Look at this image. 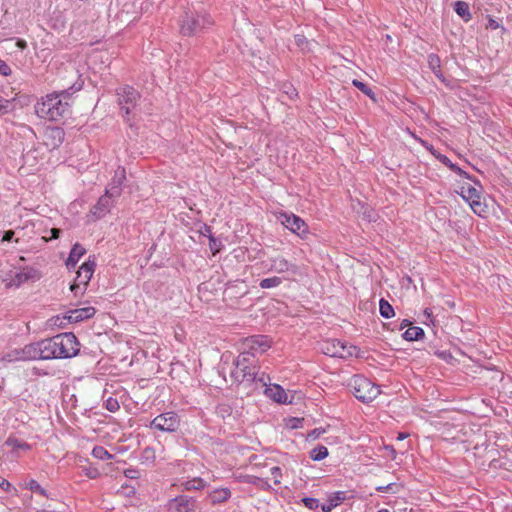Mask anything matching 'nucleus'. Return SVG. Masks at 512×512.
<instances>
[{"label":"nucleus","instance_id":"2f4dec72","mask_svg":"<svg viewBox=\"0 0 512 512\" xmlns=\"http://www.w3.org/2000/svg\"><path fill=\"white\" fill-rule=\"evenodd\" d=\"M22 230L23 229H20L18 231H16V230L5 231L2 236L1 242H11L12 240H14L15 243H20L21 238L19 237V234H20V232H22Z\"/></svg>","mask_w":512,"mask_h":512},{"label":"nucleus","instance_id":"393cba45","mask_svg":"<svg viewBox=\"0 0 512 512\" xmlns=\"http://www.w3.org/2000/svg\"><path fill=\"white\" fill-rule=\"evenodd\" d=\"M403 337L407 341H417L424 337V330L417 326L409 327L404 332Z\"/></svg>","mask_w":512,"mask_h":512},{"label":"nucleus","instance_id":"774afa93","mask_svg":"<svg viewBox=\"0 0 512 512\" xmlns=\"http://www.w3.org/2000/svg\"><path fill=\"white\" fill-rule=\"evenodd\" d=\"M378 512H389V510L388 509H380V510H378Z\"/></svg>","mask_w":512,"mask_h":512},{"label":"nucleus","instance_id":"de8ad7c7","mask_svg":"<svg viewBox=\"0 0 512 512\" xmlns=\"http://www.w3.org/2000/svg\"><path fill=\"white\" fill-rule=\"evenodd\" d=\"M11 72V68L3 60L0 59V75L8 76L11 74Z\"/></svg>","mask_w":512,"mask_h":512},{"label":"nucleus","instance_id":"052dcab7","mask_svg":"<svg viewBox=\"0 0 512 512\" xmlns=\"http://www.w3.org/2000/svg\"><path fill=\"white\" fill-rule=\"evenodd\" d=\"M408 435L404 433H399L397 439L398 440H404Z\"/></svg>","mask_w":512,"mask_h":512},{"label":"nucleus","instance_id":"ddd939ff","mask_svg":"<svg viewBox=\"0 0 512 512\" xmlns=\"http://www.w3.org/2000/svg\"><path fill=\"white\" fill-rule=\"evenodd\" d=\"M65 132L60 127H49L44 131L43 141L47 148L54 150L64 141Z\"/></svg>","mask_w":512,"mask_h":512},{"label":"nucleus","instance_id":"aec40b11","mask_svg":"<svg viewBox=\"0 0 512 512\" xmlns=\"http://www.w3.org/2000/svg\"><path fill=\"white\" fill-rule=\"evenodd\" d=\"M346 499V492L344 491H337L332 493L327 502L322 505V511L323 512H331L332 509H334L336 506H338L340 503H342Z\"/></svg>","mask_w":512,"mask_h":512},{"label":"nucleus","instance_id":"f704fd0d","mask_svg":"<svg viewBox=\"0 0 512 512\" xmlns=\"http://www.w3.org/2000/svg\"><path fill=\"white\" fill-rule=\"evenodd\" d=\"M14 108V105L11 100L4 99L0 96V115H5L10 113Z\"/></svg>","mask_w":512,"mask_h":512},{"label":"nucleus","instance_id":"473e14b6","mask_svg":"<svg viewBox=\"0 0 512 512\" xmlns=\"http://www.w3.org/2000/svg\"><path fill=\"white\" fill-rule=\"evenodd\" d=\"M246 482L249 484L256 485V486L260 487L261 489L267 490L270 488V484L268 483V481H266L262 478L256 477V476H247Z\"/></svg>","mask_w":512,"mask_h":512},{"label":"nucleus","instance_id":"338daca9","mask_svg":"<svg viewBox=\"0 0 512 512\" xmlns=\"http://www.w3.org/2000/svg\"><path fill=\"white\" fill-rule=\"evenodd\" d=\"M259 381H260V382H262V384H263L264 386H266V383H265L264 377H260V378H259Z\"/></svg>","mask_w":512,"mask_h":512},{"label":"nucleus","instance_id":"0eeeda50","mask_svg":"<svg viewBox=\"0 0 512 512\" xmlns=\"http://www.w3.org/2000/svg\"><path fill=\"white\" fill-rule=\"evenodd\" d=\"M116 94L121 111L128 116L136 107L137 102L140 99V94L129 85L119 87Z\"/></svg>","mask_w":512,"mask_h":512},{"label":"nucleus","instance_id":"6ab92c4d","mask_svg":"<svg viewBox=\"0 0 512 512\" xmlns=\"http://www.w3.org/2000/svg\"><path fill=\"white\" fill-rule=\"evenodd\" d=\"M265 394L267 397L271 398L275 402L278 403H286L287 402V394L285 390L280 385H272L265 389Z\"/></svg>","mask_w":512,"mask_h":512},{"label":"nucleus","instance_id":"4be33fe9","mask_svg":"<svg viewBox=\"0 0 512 512\" xmlns=\"http://www.w3.org/2000/svg\"><path fill=\"white\" fill-rule=\"evenodd\" d=\"M230 496L231 492L228 488L215 489L209 494V498L212 504L225 502L230 498Z\"/></svg>","mask_w":512,"mask_h":512},{"label":"nucleus","instance_id":"c03bdc74","mask_svg":"<svg viewBox=\"0 0 512 512\" xmlns=\"http://www.w3.org/2000/svg\"><path fill=\"white\" fill-rule=\"evenodd\" d=\"M6 444L9 445V446H12L13 448H28L29 447L26 443H20L15 438H9L6 441Z\"/></svg>","mask_w":512,"mask_h":512},{"label":"nucleus","instance_id":"a19ab883","mask_svg":"<svg viewBox=\"0 0 512 512\" xmlns=\"http://www.w3.org/2000/svg\"><path fill=\"white\" fill-rule=\"evenodd\" d=\"M30 278H31L30 272L22 271V272H19L16 274L14 282H16L17 284H21Z\"/></svg>","mask_w":512,"mask_h":512},{"label":"nucleus","instance_id":"0e129e2a","mask_svg":"<svg viewBox=\"0 0 512 512\" xmlns=\"http://www.w3.org/2000/svg\"><path fill=\"white\" fill-rule=\"evenodd\" d=\"M389 449V453L390 454H395V450L393 449V447H387Z\"/></svg>","mask_w":512,"mask_h":512},{"label":"nucleus","instance_id":"7ed1b4c3","mask_svg":"<svg viewBox=\"0 0 512 512\" xmlns=\"http://www.w3.org/2000/svg\"><path fill=\"white\" fill-rule=\"evenodd\" d=\"M230 377L237 383H252L256 380L258 367L256 359L250 352H242L233 362Z\"/></svg>","mask_w":512,"mask_h":512},{"label":"nucleus","instance_id":"b1692460","mask_svg":"<svg viewBox=\"0 0 512 512\" xmlns=\"http://www.w3.org/2000/svg\"><path fill=\"white\" fill-rule=\"evenodd\" d=\"M182 490H201L205 487V481L202 478H193L180 484Z\"/></svg>","mask_w":512,"mask_h":512},{"label":"nucleus","instance_id":"c85d7f7f","mask_svg":"<svg viewBox=\"0 0 512 512\" xmlns=\"http://www.w3.org/2000/svg\"><path fill=\"white\" fill-rule=\"evenodd\" d=\"M282 283L281 277H270V278H264L260 281L259 286L262 289H269L279 286Z\"/></svg>","mask_w":512,"mask_h":512},{"label":"nucleus","instance_id":"cd10ccee","mask_svg":"<svg viewBox=\"0 0 512 512\" xmlns=\"http://www.w3.org/2000/svg\"><path fill=\"white\" fill-rule=\"evenodd\" d=\"M310 458L314 461H321L328 456V449L326 446L318 445L310 451Z\"/></svg>","mask_w":512,"mask_h":512},{"label":"nucleus","instance_id":"72a5a7b5","mask_svg":"<svg viewBox=\"0 0 512 512\" xmlns=\"http://www.w3.org/2000/svg\"><path fill=\"white\" fill-rule=\"evenodd\" d=\"M92 455L95 458L101 459V460H108L112 458V455L102 446H96L92 450Z\"/></svg>","mask_w":512,"mask_h":512},{"label":"nucleus","instance_id":"79ce46f5","mask_svg":"<svg viewBox=\"0 0 512 512\" xmlns=\"http://www.w3.org/2000/svg\"><path fill=\"white\" fill-rule=\"evenodd\" d=\"M20 349H15L11 352H9L5 357L4 359H7L8 361L12 362V361H21L20 360Z\"/></svg>","mask_w":512,"mask_h":512},{"label":"nucleus","instance_id":"5701e85b","mask_svg":"<svg viewBox=\"0 0 512 512\" xmlns=\"http://www.w3.org/2000/svg\"><path fill=\"white\" fill-rule=\"evenodd\" d=\"M454 10L458 16H460L465 22H469L472 19L470 13L469 4L465 1H456L454 3Z\"/></svg>","mask_w":512,"mask_h":512},{"label":"nucleus","instance_id":"a878e982","mask_svg":"<svg viewBox=\"0 0 512 512\" xmlns=\"http://www.w3.org/2000/svg\"><path fill=\"white\" fill-rule=\"evenodd\" d=\"M379 312L382 317L387 319L393 317L395 314L392 305L384 298L379 301Z\"/></svg>","mask_w":512,"mask_h":512},{"label":"nucleus","instance_id":"7c9ffc66","mask_svg":"<svg viewBox=\"0 0 512 512\" xmlns=\"http://www.w3.org/2000/svg\"><path fill=\"white\" fill-rule=\"evenodd\" d=\"M156 459L155 450L151 447L143 449L141 454V462L144 464H152Z\"/></svg>","mask_w":512,"mask_h":512},{"label":"nucleus","instance_id":"69168bd1","mask_svg":"<svg viewBox=\"0 0 512 512\" xmlns=\"http://www.w3.org/2000/svg\"><path fill=\"white\" fill-rule=\"evenodd\" d=\"M389 449V453L390 454H395V450L393 449V447H387Z\"/></svg>","mask_w":512,"mask_h":512},{"label":"nucleus","instance_id":"2eb2a0df","mask_svg":"<svg viewBox=\"0 0 512 512\" xmlns=\"http://www.w3.org/2000/svg\"><path fill=\"white\" fill-rule=\"evenodd\" d=\"M125 179L126 175L124 168H118L114 173L111 183L106 189L107 193H109L111 196L119 197L121 195V187Z\"/></svg>","mask_w":512,"mask_h":512},{"label":"nucleus","instance_id":"f3484780","mask_svg":"<svg viewBox=\"0 0 512 512\" xmlns=\"http://www.w3.org/2000/svg\"><path fill=\"white\" fill-rule=\"evenodd\" d=\"M94 314H95V309L93 307H84V308H77V309L68 311L65 318L70 323H78V322H81L83 320L93 317Z\"/></svg>","mask_w":512,"mask_h":512},{"label":"nucleus","instance_id":"09e8293b","mask_svg":"<svg viewBox=\"0 0 512 512\" xmlns=\"http://www.w3.org/2000/svg\"><path fill=\"white\" fill-rule=\"evenodd\" d=\"M397 485L395 483H389L388 485L386 486H378L376 487V490L379 491V492H393V493H396L397 491L394 489V487H396Z\"/></svg>","mask_w":512,"mask_h":512},{"label":"nucleus","instance_id":"603ef678","mask_svg":"<svg viewBox=\"0 0 512 512\" xmlns=\"http://www.w3.org/2000/svg\"><path fill=\"white\" fill-rule=\"evenodd\" d=\"M487 27L490 28V29L495 30V29H498L500 27V24L495 19L489 17Z\"/></svg>","mask_w":512,"mask_h":512},{"label":"nucleus","instance_id":"ea45409f","mask_svg":"<svg viewBox=\"0 0 512 512\" xmlns=\"http://www.w3.org/2000/svg\"><path fill=\"white\" fill-rule=\"evenodd\" d=\"M302 502L310 510H315L319 506V501L312 497H305L302 499Z\"/></svg>","mask_w":512,"mask_h":512},{"label":"nucleus","instance_id":"a18cd8bd","mask_svg":"<svg viewBox=\"0 0 512 512\" xmlns=\"http://www.w3.org/2000/svg\"><path fill=\"white\" fill-rule=\"evenodd\" d=\"M30 489L33 491V492H36V493H39L41 495H46V491L40 486V484L35 481V480H32L30 482Z\"/></svg>","mask_w":512,"mask_h":512},{"label":"nucleus","instance_id":"39448f33","mask_svg":"<svg viewBox=\"0 0 512 512\" xmlns=\"http://www.w3.org/2000/svg\"><path fill=\"white\" fill-rule=\"evenodd\" d=\"M349 385L353 395L363 403L373 401L381 392L379 386L361 375L354 376Z\"/></svg>","mask_w":512,"mask_h":512},{"label":"nucleus","instance_id":"4d7b16f0","mask_svg":"<svg viewBox=\"0 0 512 512\" xmlns=\"http://www.w3.org/2000/svg\"><path fill=\"white\" fill-rule=\"evenodd\" d=\"M295 40H296L297 45L301 46L303 44V42L305 41V38H304V36L296 35Z\"/></svg>","mask_w":512,"mask_h":512},{"label":"nucleus","instance_id":"9b49d317","mask_svg":"<svg viewBox=\"0 0 512 512\" xmlns=\"http://www.w3.org/2000/svg\"><path fill=\"white\" fill-rule=\"evenodd\" d=\"M245 347L254 357L256 353H264L271 347V339L265 335H254L245 339Z\"/></svg>","mask_w":512,"mask_h":512},{"label":"nucleus","instance_id":"58836bf2","mask_svg":"<svg viewBox=\"0 0 512 512\" xmlns=\"http://www.w3.org/2000/svg\"><path fill=\"white\" fill-rule=\"evenodd\" d=\"M105 408L110 412H116L119 410L120 405L117 399L109 397L105 400Z\"/></svg>","mask_w":512,"mask_h":512},{"label":"nucleus","instance_id":"9d476101","mask_svg":"<svg viewBox=\"0 0 512 512\" xmlns=\"http://www.w3.org/2000/svg\"><path fill=\"white\" fill-rule=\"evenodd\" d=\"M96 263L94 261H87L84 262L79 270L77 271V275L75 278L74 283L71 285L70 290L77 295L78 290L80 289L81 285L85 288L90 279L93 276L94 269H95Z\"/></svg>","mask_w":512,"mask_h":512},{"label":"nucleus","instance_id":"5fc2aeb1","mask_svg":"<svg viewBox=\"0 0 512 512\" xmlns=\"http://www.w3.org/2000/svg\"><path fill=\"white\" fill-rule=\"evenodd\" d=\"M433 73H434V75H435L439 80H441L442 82H444V81H445V78H444V76H443L442 71H441V69H440V68H439V69H437V70H434V71H433Z\"/></svg>","mask_w":512,"mask_h":512},{"label":"nucleus","instance_id":"dca6fc26","mask_svg":"<svg viewBox=\"0 0 512 512\" xmlns=\"http://www.w3.org/2000/svg\"><path fill=\"white\" fill-rule=\"evenodd\" d=\"M271 270L279 274L290 272L295 275L298 273V267L283 257H275L271 260Z\"/></svg>","mask_w":512,"mask_h":512},{"label":"nucleus","instance_id":"4c0bfd02","mask_svg":"<svg viewBox=\"0 0 512 512\" xmlns=\"http://www.w3.org/2000/svg\"><path fill=\"white\" fill-rule=\"evenodd\" d=\"M428 65L432 71L439 69L441 67V60L439 56L436 54H429Z\"/></svg>","mask_w":512,"mask_h":512},{"label":"nucleus","instance_id":"8fccbe9b","mask_svg":"<svg viewBox=\"0 0 512 512\" xmlns=\"http://www.w3.org/2000/svg\"><path fill=\"white\" fill-rule=\"evenodd\" d=\"M284 93L287 94L290 99H293L294 97L297 96L296 89L291 85L284 86Z\"/></svg>","mask_w":512,"mask_h":512},{"label":"nucleus","instance_id":"f03ea898","mask_svg":"<svg viewBox=\"0 0 512 512\" xmlns=\"http://www.w3.org/2000/svg\"><path fill=\"white\" fill-rule=\"evenodd\" d=\"M79 346L76 336L71 332L61 333L40 341L43 360L72 358L79 353Z\"/></svg>","mask_w":512,"mask_h":512},{"label":"nucleus","instance_id":"f257e3e1","mask_svg":"<svg viewBox=\"0 0 512 512\" xmlns=\"http://www.w3.org/2000/svg\"><path fill=\"white\" fill-rule=\"evenodd\" d=\"M82 88V82L79 80L73 83L68 89L60 92H54L46 95L34 106L35 113L43 119L57 121L70 112V105L64 101L69 96V90L79 91Z\"/></svg>","mask_w":512,"mask_h":512},{"label":"nucleus","instance_id":"e433bc0d","mask_svg":"<svg viewBox=\"0 0 512 512\" xmlns=\"http://www.w3.org/2000/svg\"><path fill=\"white\" fill-rule=\"evenodd\" d=\"M437 158L446 166H448L451 170L459 173L460 175L465 174L459 167H457L455 164L451 162V160L442 154L437 155Z\"/></svg>","mask_w":512,"mask_h":512},{"label":"nucleus","instance_id":"49530a36","mask_svg":"<svg viewBox=\"0 0 512 512\" xmlns=\"http://www.w3.org/2000/svg\"><path fill=\"white\" fill-rule=\"evenodd\" d=\"M271 474L273 475L274 477V484L275 485H278L281 483V469L278 467V466H275V467H272L271 468Z\"/></svg>","mask_w":512,"mask_h":512},{"label":"nucleus","instance_id":"f8f14e48","mask_svg":"<svg viewBox=\"0 0 512 512\" xmlns=\"http://www.w3.org/2000/svg\"><path fill=\"white\" fill-rule=\"evenodd\" d=\"M279 220L287 229L299 236L307 231L305 222L295 214L281 213Z\"/></svg>","mask_w":512,"mask_h":512},{"label":"nucleus","instance_id":"bb28decb","mask_svg":"<svg viewBox=\"0 0 512 512\" xmlns=\"http://www.w3.org/2000/svg\"><path fill=\"white\" fill-rule=\"evenodd\" d=\"M462 197L467 200L469 203L473 200L480 199V193L479 191L472 187L471 185H468L467 187H462Z\"/></svg>","mask_w":512,"mask_h":512},{"label":"nucleus","instance_id":"1a4fd4ad","mask_svg":"<svg viewBox=\"0 0 512 512\" xmlns=\"http://www.w3.org/2000/svg\"><path fill=\"white\" fill-rule=\"evenodd\" d=\"M167 512H197V500L187 495H179L166 504Z\"/></svg>","mask_w":512,"mask_h":512},{"label":"nucleus","instance_id":"6e6552de","mask_svg":"<svg viewBox=\"0 0 512 512\" xmlns=\"http://www.w3.org/2000/svg\"><path fill=\"white\" fill-rule=\"evenodd\" d=\"M180 426V419L174 412H166L156 416L150 427L162 432H174Z\"/></svg>","mask_w":512,"mask_h":512},{"label":"nucleus","instance_id":"680f3d73","mask_svg":"<svg viewBox=\"0 0 512 512\" xmlns=\"http://www.w3.org/2000/svg\"><path fill=\"white\" fill-rule=\"evenodd\" d=\"M136 473V471H133V470H129L128 473L126 474V476L130 477V478H134V474Z\"/></svg>","mask_w":512,"mask_h":512},{"label":"nucleus","instance_id":"c756f323","mask_svg":"<svg viewBox=\"0 0 512 512\" xmlns=\"http://www.w3.org/2000/svg\"><path fill=\"white\" fill-rule=\"evenodd\" d=\"M352 84H353V86L358 88L363 94L368 96L370 99H372L374 101L376 100L375 93L373 92V90L368 85H366L365 83H363V82H361V81H359L357 79H354L352 81Z\"/></svg>","mask_w":512,"mask_h":512},{"label":"nucleus","instance_id":"20e7f679","mask_svg":"<svg viewBox=\"0 0 512 512\" xmlns=\"http://www.w3.org/2000/svg\"><path fill=\"white\" fill-rule=\"evenodd\" d=\"M212 24L213 21L207 14L185 13L181 21L180 32L184 36H196Z\"/></svg>","mask_w":512,"mask_h":512},{"label":"nucleus","instance_id":"c9c22d12","mask_svg":"<svg viewBox=\"0 0 512 512\" xmlns=\"http://www.w3.org/2000/svg\"><path fill=\"white\" fill-rule=\"evenodd\" d=\"M469 204L473 212L479 216H482L486 212V206L480 201V199L473 200Z\"/></svg>","mask_w":512,"mask_h":512},{"label":"nucleus","instance_id":"e2e57ef3","mask_svg":"<svg viewBox=\"0 0 512 512\" xmlns=\"http://www.w3.org/2000/svg\"><path fill=\"white\" fill-rule=\"evenodd\" d=\"M87 475H88L90 478H94V477L97 475V471H96V470H94V471H92V472L87 473Z\"/></svg>","mask_w":512,"mask_h":512},{"label":"nucleus","instance_id":"864d4df0","mask_svg":"<svg viewBox=\"0 0 512 512\" xmlns=\"http://www.w3.org/2000/svg\"><path fill=\"white\" fill-rule=\"evenodd\" d=\"M51 236L50 239H57L60 236L61 230L59 228H52L50 230Z\"/></svg>","mask_w":512,"mask_h":512},{"label":"nucleus","instance_id":"6e6d98bb","mask_svg":"<svg viewBox=\"0 0 512 512\" xmlns=\"http://www.w3.org/2000/svg\"><path fill=\"white\" fill-rule=\"evenodd\" d=\"M0 487H2L5 490H8V488L10 487V483L7 480L1 478Z\"/></svg>","mask_w":512,"mask_h":512},{"label":"nucleus","instance_id":"412c9836","mask_svg":"<svg viewBox=\"0 0 512 512\" xmlns=\"http://www.w3.org/2000/svg\"><path fill=\"white\" fill-rule=\"evenodd\" d=\"M85 252L86 250L82 245L79 243L74 244L66 261L67 268H75L79 259L85 254Z\"/></svg>","mask_w":512,"mask_h":512},{"label":"nucleus","instance_id":"3c124183","mask_svg":"<svg viewBox=\"0 0 512 512\" xmlns=\"http://www.w3.org/2000/svg\"><path fill=\"white\" fill-rule=\"evenodd\" d=\"M209 247L213 251L214 254L219 251V244H218L217 240L215 238H213L212 236L209 237Z\"/></svg>","mask_w":512,"mask_h":512},{"label":"nucleus","instance_id":"bf43d9fd","mask_svg":"<svg viewBox=\"0 0 512 512\" xmlns=\"http://www.w3.org/2000/svg\"><path fill=\"white\" fill-rule=\"evenodd\" d=\"M424 314L427 316V318H430L432 315V311L429 308H426L424 310Z\"/></svg>","mask_w":512,"mask_h":512},{"label":"nucleus","instance_id":"423d86ee","mask_svg":"<svg viewBox=\"0 0 512 512\" xmlns=\"http://www.w3.org/2000/svg\"><path fill=\"white\" fill-rule=\"evenodd\" d=\"M321 350L331 357L348 358L357 355L358 348L354 345L342 342L338 339L326 340L322 343Z\"/></svg>","mask_w":512,"mask_h":512},{"label":"nucleus","instance_id":"4468645a","mask_svg":"<svg viewBox=\"0 0 512 512\" xmlns=\"http://www.w3.org/2000/svg\"><path fill=\"white\" fill-rule=\"evenodd\" d=\"M116 198V196H111L107 191H105V194L102 195L97 203L93 206L91 212L94 216L97 218H102L105 216L112 206V199Z\"/></svg>","mask_w":512,"mask_h":512},{"label":"nucleus","instance_id":"37998d69","mask_svg":"<svg viewBox=\"0 0 512 512\" xmlns=\"http://www.w3.org/2000/svg\"><path fill=\"white\" fill-rule=\"evenodd\" d=\"M325 432V429L323 428H315L312 431L308 433L307 438L311 440H316L319 438L323 433Z\"/></svg>","mask_w":512,"mask_h":512},{"label":"nucleus","instance_id":"a211bd4d","mask_svg":"<svg viewBox=\"0 0 512 512\" xmlns=\"http://www.w3.org/2000/svg\"><path fill=\"white\" fill-rule=\"evenodd\" d=\"M20 360L29 361L43 359L42 348L40 349V341L24 346L20 349Z\"/></svg>","mask_w":512,"mask_h":512},{"label":"nucleus","instance_id":"13d9d810","mask_svg":"<svg viewBox=\"0 0 512 512\" xmlns=\"http://www.w3.org/2000/svg\"><path fill=\"white\" fill-rule=\"evenodd\" d=\"M408 325H409V321L405 319L402 321V323L400 325V329H404Z\"/></svg>","mask_w":512,"mask_h":512}]
</instances>
